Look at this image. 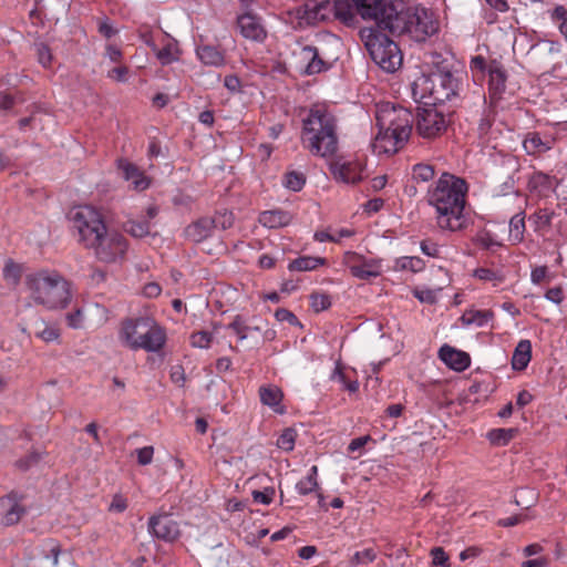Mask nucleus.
<instances>
[{"label":"nucleus","mask_w":567,"mask_h":567,"mask_svg":"<svg viewBox=\"0 0 567 567\" xmlns=\"http://www.w3.org/2000/svg\"><path fill=\"white\" fill-rule=\"evenodd\" d=\"M332 3L333 17L347 28H358L360 21H373L375 27L362 28L360 39L372 61L382 70L392 73L402 64L399 45L384 32L393 37L408 35L424 42L439 31L440 22L432 10L410 2H321V11Z\"/></svg>","instance_id":"f257e3e1"},{"label":"nucleus","mask_w":567,"mask_h":567,"mask_svg":"<svg viewBox=\"0 0 567 567\" xmlns=\"http://www.w3.org/2000/svg\"><path fill=\"white\" fill-rule=\"evenodd\" d=\"M468 183L460 176L444 172L429 187L427 204L435 209V221L443 231L458 233L468 227L465 213Z\"/></svg>","instance_id":"f03ea898"},{"label":"nucleus","mask_w":567,"mask_h":567,"mask_svg":"<svg viewBox=\"0 0 567 567\" xmlns=\"http://www.w3.org/2000/svg\"><path fill=\"white\" fill-rule=\"evenodd\" d=\"M375 107L379 132L373 147L379 153L394 154L409 140L413 130L414 115L409 109L392 102H380Z\"/></svg>","instance_id":"7ed1b4c3"},{"label":"nucleus","mask_w":567,"mask_h":567,"mask_svg":"<svg viewBox=\"0 0 567 567\" xmlns=\"http://www.w3.org/2000/svg\"><path fill=\"white\" fill-rule=\"evenodd\" d=\"M461 90L460 79L452 71L440 66L422 73L412 83L413 97L425 105L443 106L450 103L455 106L460 101Z\"/></svg>","instance_id":"20e7f679"},{"label":"nucleus","mask_w":567,"mask_h":567,"mask_svg":"<svg viewBox=\"0 0 567 567\" xmlns=\"http://www.w3.org/2000/svg\"><path fill=\"white\" fill-rule=\"evenodd\" d=\"M31 298L48 309L65 308L71 300L70 282L58 272L39 271L25 277Z\"/></svg>","instance_id":"39448f33"},{"label":"nucleus","mask_w":567,"mask_h":567,"mask_svg":"<svg viewBox=\"0 0 567 567\" xmlns=\"http://www.w3.org/2000/svg\"><path fill=\"white\" fill-rule=\"evenodd\" d=\"M121 338L131 349H143L148 352L161 350L166 341L165 330L150 317L125 320Z\"/></svg>","instance_id":"423d86ee"},{"label":"nucleus","mask_w":567,"mask_h":567,"mask_svg":"<svg viewBox=\"0 0 567 567\" xmlns=\"http://www.w3.org/2000/svg\"><path fill=\"white\" fill-rule=\"evenodd\" d=\"M72 221L78 230L79 241L89 249L107 231L102 215L90 206L80 207L73 214Z\"/></svg>","instance_id":"0eeeda50"},{"label":"nucleus","mask_w":567,"mask_h":567,"mask_svg":"<svg viewBox=\"0 0 567 567\" xmlns=\"http://www.w3.org/2000/svg\"><path fill=\"white\" fill-rule=\"evenodd\" d=\"M452 115L453 111L445 112L435 105L419 109L414 117L415 131L423 138L434 140L446 131Z\"/></svg>","instance_id":"6e6552de"},{"label":"nucleus","mask_w":567,"mask_h":567,"mask_svg":"<svg viewBox=\"0 0 567 567\" xmlns=\"http://www.w3.org/2000/svg\"><path fill=\"white\" fill-rule=\"evenodd\" d=\"M329 176L338 184L358 185L367 177V166L351 154H342L324 163Z\"/></svg>","instance_id":"1a4fd4ad"},{"label":"nucleus","mask_w":567,"mask_h":567,"mask_svg":"<svg viewBox=\"0 0 567 567\" xmlns=\"http://www.w3.org/2000/svg\"><path fill=\"white\" fill-rule=\"evenodd\" d=\"M90 249L94 250L99 261L113 264L124 258L127 250V240L118 231L107 229L105 235L94 246H91Z\"/></svg>","instance_id":"9d476101"},{"label":"nucleus","mask_w":567,"mask_h":567,"mask_svg":"<svg viewBox=\"0 0 567 567\" xmlns=\"http://www.w3.org/2000/svg\"><path fill=\"white\" fill-rule=\"evenodd\" d=\"M24 495L16 491L0 497V514L2 515L1 524L12 526L20 522L27 509L22 505Z\"/></svg>","instance_id":"9b49d317"},{"label":"nucleus","mask_w":567,"mask_h":567,"mask_svg":"<svg viewBox=\"0 0 567 567\" xmlns=\"http://www.w3.org/2000/svg\"><path fill=\"white\" fill-rule=\"evenodd\" d=\"M507 72L501 62L491 60L488 62V103L496 107L503 99L506 90Z\"/></svg>","instance_id":"f8f14e48"},{"label":"nucleus","mask_w":567,"mask_h":567,"mask_svg":"<svg viewBox=\"0 0 567 567\" xmlns=\"http://www.w3.org/2000/svg\"><path fill=\"white\" fill-rule=\"evenodd\" d=\"M346 262L353 277L369 280L381 275V264L374 259H365L362 255L353 251L346 254Z\"/></svg>","instance_id":"ddd939ff"},{"label":"nucleus","mask_w":567,"mask_h":567,"mask_svg":"<svg viewBox=\"0 0 567 567\" xmlns=\"http://www.w3.org/2000/svg\"><path fill=\"white\" fill-rule=\"evenodd\" d=\"M148 532L164 542H175L181 536L178 523L169 514L161 513L148 519Z\"/></svg>","instance_id":"4468645a"},{"label":"nucleus","mask_w":567,"mask_h":567,"mask_svg":"<svg viewBox=\"0 0 567 567\" xmlns=\"http://www.w3.org/2000/svg\"><path fill=\"white\" fill-rule=\"evenodd\" d=\"M301 142L302 145L310 150L313 155H319V130L316 127L319 124V110L317 104L308 111L306 116H302Z\"/></svg>","instance_id":"2eb2a0df"},{"label":"nucleus","mask_w":567,"mask_h":567,"mask_svg":"<svg viewBox=\"0 0 567 567\" xmlns=\"http://www.w3.org/2000/svg\"><path fill=\"white\" fill-rule=\"evenodd\" d=\"M237 25L240 34L248 40L264 42L267 38V31L261 23V19L250 12H244L237 17Z\"/></svg>","instance_id":"dca6fc26"},{"label":"nucleus","mask_w":567,"mask_h":567,"mask_svg":"<svg viewBox=\"0 0 567 567\" xmlns=\"http://www.w3.org/2000/svg\"><path fill=\"white\" fill-rule=\"evenodd\" d=\"M558 178L555 175L534 171L527 178L526 188L532 195L547 198L558 186Z\"/></svg>","instance_id":"f3484780"},{"label":"nucleus","mask_w":567,"mask_h":567,"mask_svg":"<svg viewBox=\"0 0 567 567\" xmlns=\"http://www.w3.org/2000/svg\"><path fill=\"white\" fill-rule=\"evenodd\" d=\"M555 140L549 135L542 136L539 132H528L522 142L527 155L539 157L554 147Z\"/></svg>","instance_id":"a211bd4d"},{"label":"nucleus","mask_w":567,"mask_h":567,"mask_svg":"<svg viewBox=\"0 0 567 567\" xmlns=\"http://www.w3.org/2000/svg\"><path fill=\"white\" fill-rule=\"evenodd\" d=\"M439 358L452 370L463 372L471 365V357L467 352L444 344L439 350Z\"/></svg>","instance_id":"6ab92c4d"},{"label":"nucleus","mask_w":567,"mask_h":567,"mask_svg":"<svg viewBox=\"0 0 567 567\" xmlns=\"http://www.w3.org/2000/svg\"><path fill=\"white\" fill-rule=\"evenodd\" d=\"M213 231L214 221L210 220V217L205 216L189 224L184 229V235L186 239L192 243L199 244L209 238L213 235Z\"/></svg>","instance_id":"aec40b11"},{"label":"nucleus","mask_w":567,"mask_h":567,"mask_svg":"<svg viewBox=\"0 0 567 567\" xmlns=\"http://www.w3.org/2000/svg\"><path fill=\"white\" fill-rule=\"evenodd\" d=\"M495 175L499 178L503 176L517 175L522 164L517 156L509 153H498L494 156Z\"/></svg>","instance_id":"412c9836"},{"label":"nucleus","mask_w":567,"mask_h":567,"mask_svg":"<svg viewBox=\"0 0 567 567\" xmlns=\"http://www.w3.org/2000/svg\"><path fill=\"white\" fill-rule=\"evenodd\" d=\"M260 402L272 409L275 413L285 414L286 408L281 404L284 393L277 385L268 384L259 388Z\"/></svg>","instance_id":"4be33fe9"},{"label":"nucleus","mask_w":567,"mask_h":567,"mask_svg":"<svg viewBox=\"0 0 567 567\" xmlns=\"http://www.w3.org/2000/svg\"><path fill=\"white\" fill-rule=\"evenodd\" d=\"M471 241L474 246L482 250L487 251H496V249L502 248L504 245L502 240L497 237L495 233L487 229L485 226L480 227L475 234L471 237Z\"/></svg>","instance_id":"5701e85b"},{"label":"nucleus","mask_w":567,"mask_h":567,"mask_svg":"<svg viewBox=\"0 0 567 567\" xmlns=\"http://www.w3.org/2000/svg\"><path fill=\"white\" fill-rule=\"evenodd\" d=\"M118 169L122 172L126 181H132L135 189L143 190L148 187L150 183L147 178L143 175V173L138 169V167L135 164L126 159H120Z\"/></svg>","instance_id":"b1692460"},{"label":"nucleus","mask_w":567,"mask_h":567,"mask_svg":"<svg viewBox=\"0 0 567 567\" xmlns=\"http://www.w3.org/2000/svg\"><path fill=\"white\" fill-rule=\"evenodd\" d=\"M196 54L205 65L219 68L225 64V53L217 47L210 44L198 45Z\"/></svg>","instance_id":"393cba45"},{"label":"nucleus","mask_w":567,"mask_h":567,"mask_svg":"<svg viewBox=\"0 0 567 567\" xmlns=\"http://www.w3.org/2000/svg\"><path fill=\"white\" fill-rule=\"evenodd\" d=\"M344 365L341 362V358L339 357L336 360V365L332 372L329 375V380L333 382H338L340 384V390L348 391L349 393H355L359 391V382L358 380H349L347 373L344 372Z\"/></svg>","instance_id":"a878e982"},{"label":"nucleus","mask_w":567,"mask_h":567,"mask_svg":"<svg viewBox=\"0 0 567 567\" xmlns=\"http://www.w3.org/2000/svg\"><path fill=\"white\" fill-rule=\"evenodd\" d=\"M532 359V342L529 340H520L512 357V368L515 371H523L527 368Z\"/></svg>","instance_id":"bb28decb"},{"label":"nucleus","mask_w":567,"mask_h":567,"mask_svg":"<svg viewBox=\"0 0 567 567\" xmlns=\"http://www.w3.org/2000/svg\"><path fill=\"white\" fill-rule=\"evenodd\" d=\"M525 212L520 210L509 219L508 224V240L512 245H519L525 239L526 223Z\"/></svg>","instance_id":"cd10ccee"},{"label":"nucleus","mask_w":567,"mask_h":567,"mask_svg":"<svg viewBox=\"0 0 567 567\" xmlns=\"http://www.w3.org/2000/svg\"><path fill=\"white\" fill-rule=\"evenodd\" d=\"M291 215L281 209L266 210L260 213L258 221L268 228H278L290 223Z\"/></svg>","instance_id":"c85d7f7f"},{"label":"nucleus","mask_w":567,"mask_h":567,"mask_svg":"<svg viewBox=\"0 0 567 567\" xmlns=\"http://www.w3.org/2000/svg\"><path fill=\"white\" fill-rule=\"evenodd\" d=\"M338 117L328 110L326 103H321V148H323V138L339 135Z\"/></svg>","instance_id":"c756f323"},{"label":"nucleus","mask_w":567,"mask_h":567,"mask_svg":"<svg viewBox=\"0 0 567 567\" xmlns=\"http://www.w3.org/2000/svg\"><path fill=\"white\" fill-rule=\"evenodd\" d=\"M555 212L548 208H539L529 216V221L534 226L535 231L547 233L551 228Z\"/></svg>","instance_id":"7c9ffc66"},{"label":"nucleus","mask_w":567,"mask_h":567,"mask_svg":"<svg viewBox=\"0 0 567 567\" xmlns=\"http://www.w3.org/2000/svg\"><path fill=\"white\" fill-rule=\"evenodd\" d=\"M491 319H493V312L489 310H468L461 317L463 326L475 324L477 327L485 326Z\"/></svg>","instance_id":"2f4dec72"},{"label":"nucleus","mask_w":567,"mask_h":567,"mask_svg":"<svg viewBox=\"0 0 567 567\" xmlns=\"http://www.w3.org/2000/svg\"><path fill=\"white\" fill-rule=\"evenodd\" d=\"M518 434V429H493L488 431L487 439L489 442L497 446L507 445Z\"/></svg>","instance_id":"473e14b6"},{"label":"nucleus","mask_w":567,"mask_h":567,"mask_svg":"<svg viewBox=\"0 0 567 567\" xmlns=\"http://www.w3.org/2000/svg\"><path fill=\"white\" fill-rule=\"evenodd\" d=\"M344 154L341 150L339 135L323 138V148H321V158L324 163Z\"/></svg>","instance_id":"72a5a7b5"},{"label":"nucleus","mask_w":567,"mask_h":567,"mask_svg":"<svg viewBox=\"0 0 567 567\" xmlns=\"http://www.w3.org/2000/svg\"><path fill=\"white\" fill-rule=\"evenodd\" d=\"M508 9V2H484L481 13L486 23L492 24L497 21L498 12H506Z\"/></svg>","instance_id":"f704fd0d"},{"label":"nucleus","mask_w":567,"mask_h":567,"mask_svg":"<svg viewBox=\"0 0 567 567\" xmlns=\"http://www.w3.org/2000/svg\"><path fill=\"white\" fill-rule=\"evenodd\" d=\"M227 329L233 330L240 341L247 339L252 331H260L259 327L249 326L240 315H237L234 318V320L227 326Z\"/></svg>","instance_id":"c9c22d12"},{"label":"nucleus","mask_w":567,"mask_h":567,"mask_svg":"<svg viewBox=\"0 0 567 567\" xmlns=\"http://www.w3.org/2000/svg\"><path fill=\"white\" fill-rule=\"evenodd\" d=\"M435 176V168L427 163H417L412 166V178L416 183H427Z\"/></svg>","instance_id":"e433bc0d"},{"label":"nucleus","mask_w":567,"mask_h":567,"mask_svg":"<svg viewBox=\"0 0 567 567\" xmlns=\"http://www.w3.org/2000/svg\"><path fill=\"white\" fill-rule=\"evenodd\" d=\"M395 267L400 270L420 272L425 268V262L417 256H403L396 259Z\"/></svg>","instance_id":"4c0bfd02"},{"label":"nucleus","mask_w":567,"mask_h":567,"mask_svg":"<svg viewBox=\"0 0 567 567\" xmlns=\"http://www.w3.org/2000/svg\"><path fill=\"white\" fill-rule=\"evenodd\" d=\"M473 277L483 282H493L494 286L504 281L505 277L499 270L478 267L473 271Z\"/></svg>","instance_id":"58836bf2"},{"label":"nucleus","mask_w":567,"mask_h":567,"mask_svg":"<svg viewBox=\"0 0 567 567\" xmlns=\"http://www.w3.org/2000/svg\"><path fill=\"white\" fill-rule=\"evenodd\" d=\"M550 19L553 23L558 28L560 34L567 41V8L564 6H556L550 11Z\"/></svg>","instance_id":"ea45409f"},{"label":"nucleus","mask_w":567,"mask_h":567,"mask_svg":"<svg viewBox=\"0 0 567 567\" xmlns=\"http://www.w3.org/2000/svg\"><path fill=\"white\" fill-rule=\"evenodd\" d=\"M305 59H309L308 64L302 70L306 75L319 73V52L315 47H305L302 49Z\"/></svg>","instance_id":"a19ab883"},{"label":"nucleus","mask_w":567,"mask_h":567,"mask_svg":"<svg viewBox=\"0 0 567 567\" xmlns=\"http://www.w3.org/2000/svg\"><path fill=\"white\" fill-rule=\"evenodd\" d=\"M148 220H127L124 224V230L136 238H142L150 234Z\"/></svg>","instance_id":"79ce46f5"},{"label":"nucleus","mask_w":567,"mask_h":567,"mask_svg":"<svg viewBox=\"0 0 567 567\" xmlns=\"http://www.w3.org/2000/svg\"><path fill=\"white\" fill-rule=\"evenodd\" d=\"M21 266L9 259L3 268V278L11 286L16 287L21 280Z\"/></svg>","instance_id":"37998d69"},{"label":"nucleus","mask_w":567,"mask_h":567,"mask_svg":"<svg viewBox=\"0 0 567 567\" xmlns=\"http://www.w3.org/2000/svg\"><path fill=\"white\" fill-rule=\"evenodd\" d=\"M318 486L317 482V466L313 465L306 477L301 478L297 483V489L300 494H309L310 492H313Z\"/></svg>","instance_id":"c03bdc74"},{"label":"nucleus","mask_w":567,"mask_h":567,"mask_svg":"<svg viewBox=\"0 0 567 567\" xmlns=\"http://www.w3.org/2000/svg\"><path fill=\"white\" fill-rule=\"evenodd\" d=\"M42 457H43V453L38 452V451H32V452L28 453L25 456L17 460L14 465L21 472H27V471L33 468L34 466H37L40 463V461L42 460Z\"/></svg>","instance_id":"a18cd8bd"},{"label":"nucleus","mask_w":567,"mask_h":567,"mask_svg":"<svg viewBox=\"0 0 567 567\" xmlns=\"http://www.w3.org/2000/svg\"><path fill=\"white\" fill-rule=\"evenodd\" d=\"M319 266V258L302 256L292 260L288 268L291 271H307L316 269Z\"/></svg>","instance_id":"49530a36"},{"label":"nucleus","mask_w":567,"mask_h":567,"mask_svg":"<svg viewBox=\"0 0 567 567\" xmlns=\"http://www.w3.org/2000/svg\"><path fill=\"white\" fill-rule=\"evenodd\" d=\"M156 53L157 59L163 65H167L172 63L173 61H176L178 59L177 53V47L176 44L168 42L165 44L162 49H157L154 51Z\"/></svg>","instance_id":"de8ad7c7"},{"label":"nucleus","mask_w":567,"mask_h":567,"mask_svg":"<svg viewBox=\"0 0 567 567\" xmlns=\"http://www.w3.org/2000/svg\"><path fill=\"white\" fill-rule=\"evenodd\" d=\"M377 558V551L374 548L369 547L362 550L355 551L350 558V564L352 566H365L374 561Z\"/></svg>","instance_id":"09e8293b"},{"label":"nucleus","mask_w":567,"mask_h":567,"mask_svg":"<svg viewBox=\"0 0 567 567\" xmlns=\"http://www.w3.org/2000/svg\"><path fill=\"white\" fill-rule=\"evenodd\" d=\"M210 220L214 221V229L219 228L226 230L233 226L234 215L231 212L224 209L216 212L215 215L210 217Z\"/></svg>","instance_id":"8fccbe9b"},{"label":"nucleus","mask_w":567,"mask_h":567,"mask_svg":"<svg viewBox=\"0 0 567 567\" xmlns=\"http://www.w3.org/2000/svg\"><path fill=\"white\" fill-rule=\"evenodd\" d=\"M354 235L353 229L341 228L339 230L332 231L330 228L326 230H321V243L322 241H331V243H340L342 238H349Z\"/></svg>","instance_id":"3c124183"},{"label":"nucleus","mask_w":567,"mask_h":567,"mask_svg":"<svg viewBox=\"0 0 567 567\" xmlns=\"http://www.w3.org/2000/svg\"><path fill=\"white\" fill-rule=\"evenodd\" d=\"M306 178L303 174L298 172H289L285 175L284 185L293 192H299L303 187Z\"/></svg>","instance_id":"603ef678"},{"label":"nucleus","mask_w":567,"mask_h":567,"mask_svg":"<svg viewBox=\"0 0 567 567\" xmlns=\"http://www.w3.org/2000/svg\"><path fill=\"white\" fill-rule=\"evenodd\" d=\"M504 177H505V181L502 184H499V186L497 188V195L498 196H507L511 194L519 195V190L516 187L518 177H516V175L504 176Z\"/></svg>","instance_id":"864d4df0"},{"label":"nucleus","mask_w":567,"mask_h":567,"mask_svg":"<svg viewBox=\"0 0 567 567\" xmlns=\"http://www.w3.org/2000/svg\"><path fill=\"white\" fill-rule=\"evenodd\" d=\"M495 109L489 105L484 110L478 123V133L481 136L486 135L494 123Z\"/></svg>","instance_id":"5fc2aeb1"},{"label":"nucleus","mask_w":567,"mask_h":567,"mask_svg":"<svg viewBox=\"0 0 567 567\" xmlns=\"http://www.w3.org/2000/svg\"><path fill=\"white\" fill-rule=\"evenodd\" d=\"M296 431L291 427L285 429L277 440V446L284 451H291L295 446Z\"/></svg>","instance_id":"6e6d98bb"},{"label":"nucleus","mask_w":567,"mask_h":567,"mask_svg":"<svg viewBox=\"0 0 567 567\" xmlns=\"http://www.w3.org/2000/svg\"><path fill=\"white\" fill-rule=\"evenodd\" d=\"M369 442H373V439L369 434L351 440L350 444L348 445V453L353 454L359 452L358 455L352 456L353 458H358L362 455V450Z\"/></svg>","instance_id":"4d7b16f0"},{"label":"nucleus","mask_w":567,"mask_h":567,"mask_svg":"<svg viewBox=\"0 0 567 567\" xmlns=\"http://www.w3.org/2000/svg\"><path fill=\"white\" fill-rule=\"evenodd\" d=\"M213 340L212 333L207 331H197L190 336V343L196 348H208Z\"/></svg>","instance_id":"13d9d810"},{"label":"nucleus","mask_w":567,"mask_h":567,"mask_svg":"<svg viewBox=\"0 0 567 567\" xmlns=\"http://www.w3.org/2000/svg\"><path fill=\"white\" fill-rule=\"evenodd\" d=\"M434 566L450 567V557L442 547H433L430 551Z\"/></svg>","instance_id":"bf43d9fd"},{"label":"nucleus","mask_w":567,"mask_h":567,"mask_svg":"<svg viewBox=\"0 0 567 567\" xmlns=\"http://www.w3.org/2000/svg\"><path fill=\"white\" fill-rule=\"evenodd\" d=\"M35 51L38 55V61L41 63L44 68H49L52 62V53L50 48L45 43H35Z\"/></svg>","instance_id":"052dcab7"},{"label":"nucleus","mask_w":567,"mask_h":567,"mask_svg":"<svg viewBox=\"0 0 567 567\" xmlns=\"http://www.w3.org/2000/svg\"><path fill=\"white\" fill-rule=\"evenodd\" d=\"M549 278V270L547 266H536L530 271V281L534 285H540Z\"/></svg>","instance_id":"680f3d73"},{"label":"nucleus","mask_w":567,"mask_h":567,"mask_svg":"<svg viewBox=\"0 0 567 567\" xmlns=\"http://www.w3.org/2000/svg\"><path fill=\"white\" fill-rule=\"evenodd\" d=\"M565 297H566L565 291L561 286H556V287L549 288L545 292V298L548 301L554 302L555 305H558V306L564 302Z\"/></svg>","instance_id":"e2e57ef3"},{"label":"nucleus","mask_w":567,"mask_h":567,"mask_svg":"<svg viewBox=\"0 0 567 567\" xmlns=\"http://www.w3.org/2000/svg\"><path fill=\"white\" fill-rule=\"evenodd\" d=\"M420 248L422 250V252L429 257H432V258H439L440 257V247L436 243L430 240V239H424L421 241V245H420Z\"/></svg>","instance_id":"0e129e2a"},{"label":"nucleus","mask_w":567,"mask_h":567,"mask_svg":"<svg viewBox=\"0 0 567 567\" xmlns=\"http://www.w3.org/2000/svg\"><path fill=\"white\" fill-rule=\"evenodd\" d=\"M137 462L140 465H148L153 461L154 449L153 446H144L136 450Z\"/></svg>","instance_id":"69168bd1"},{"label":"nucleus","mask_w":567,"mask_h":567,"mask_svg":"<svg viewBox=\"0 0 567 567\" xmlns=\"http://www.w3.org/2000/svg\"><path fill=\"white\" fill-rule=\"evenodd\" d=\"M470 68L472 72H480L482 75L485 74V72L488 73V63L486 62L485 58L482 55H475L471 59Z\"/></svg>","instance_id":"338daca9"},{"label":"nucleus","mask_w":567,"mask_h":567,"mask_svg":"<svg viewBox=\"0 0 567 567\" xmlns=\"http://www.w3.org/2000/svg\"><path fill=\"white\" fill-rule=\"evenodd\" d=\"M275 495L274 488H266L265 491H254L252 498L257 503L269 505L272 502Z\"/></svg>","instance_id":"774afa93"}]
</instances>
